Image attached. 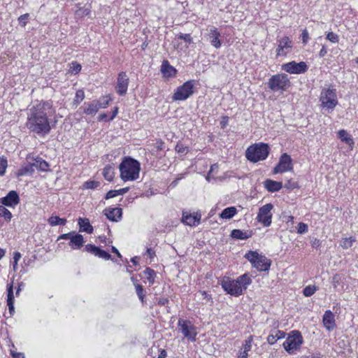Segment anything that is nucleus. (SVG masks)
Instances as JSON below:
<instances>
[{
  "instance_id": "nucleus-1",
  "label": "nucleus",
  "mask_w": 358,
  "mask_h": 358,
  "mask_svg": "<svg viewBox=\"0 0 358 358\" xmlns=\"http://www.w3.org/2000/svg\"><path fill=\"white\" fill-rule=\"evenodd\" d=\"M49 102L39 103L29 110L27 127L36 134H47L50 129L48 117L52 114Z\"/></svg>"
},
{
  "instance_id": "nucleus-2",
  "label": "nucleus",
  "mask_w": 358,
  "mask_h": 358,
  "mask_svg": "<svg viewBox=\"0 0 358 358\" xmlns=\"http://www.w3.org/2000/svg\"><path fill=\"white\" fill-rule=\"evenodd\" d=\"M252 280L250 276L245 273L239 276L236 280L229 277H224L222 280V287L229 294L234 296H238L243 294V292L250 285Z\"/></svg>"
},
{
  "instance_id": "nucleus-3",
  "label": "nucleus",
  "mask_w": 358,
  "mask_h": 358,
  "mask_svg": "<svg viewBox=\"0 0 358 358\" xmlns=\"http://www.w3.org/2000/svg\"><path fill=\"white\" fill-rule=\"evenodd\" d=\"M120 177L124 181L135 180L139 176L140 163L131 158H125L120 164Z\"/></svg>"
},
{
  "instance_id": "nucleus-4",
  "label": "nucleus",
  "mask_w": 358,
  "mask_h": 358,
  "mask_svg": "<svg viewBox=\"0 0 358 358\" xmlns=\"http://www.w3.org/2000/svg\"><path fill=\"white\" fill-rule=\"evenodd\" d=\"M269 154L268 144L260 143L250 146L245 153L247 159L252 162L264 160Z\"/></svg>"
},
{
  "instance_id": "nucleus-5",
  "label": "nucleus",
  "mask_w": 358,
  "mask_h": 358,
  "mask_svg": "<svg viewBox=\"0 0 358 358\" xmlns=\"http://www.w3.org/2000/svg\"><path fill=\"white\" fill-rule=\"evenodd\" d=\"M268 87L273 92H285L290 87L291 83L286 73H277L268 80Z\"/></svg>"
},
{
  "instance_id": "nucleus-6",
  "label": "nucleus",
  "mask_w": 358,
  "mask_h": 358,
  "mask_svg": "<svg viewBox=\"0 0 358 358\" xmlns=\"http://www.w3.org/2000/svg\"><path fill=\"white\" fill-rule=\"evenodd\" d=\"M245 257L259 271H267L270 268L271 261L256 251H249Z\"/></svg>"
},
{
  "instance_id": "nucleus-7",
  "label": "nucleus",
  "mask_w": 358,
  "mask_h": 358,
  "mask_svg": "<svg viewBox=\"0 0 358 358\" xmlns=\"http://www.w3.org/2000/svg\"><path fill=\"white\" fill-rule=\"evenodd\" d=\"M303 342L301 333L298 331H292L283 343V347L289 354L292 355L300 349Z\"/></svg>"
},
{
  "instance_id": "nucleus-8",
  "label": "nucleus",
  "mask_w": 358,
  "mask_h": 358,
  "mask_svg": "<svg viewBox=\"0 0 358 358\" xmlns=\"http://www.w3.org/2000/svg\"><path fill=\"white\" fill-rule=\"evenodd\" d=\"M194 80L185 82L182 85L178 87L172 96L173 101H185L194 93Z\"/></svg>"
},
{
  "instance_id": "nucleus-9",
  "label": "nucleus",
  "mask_w": 358,
  "mask_h": 358,
  "mask_svg": "<svg viewBox=\"0 0 358 358\" xmlns=\"http://www.w3.org/2000/svg\"><path fill=\"white\" fill-rule=\"evenodd\" d=\"M320 100L323 108L334 109L338 104L336 90L330 87L323 89L321 92Z\"/></svg>"
},
{
  "instance_id": "nucleus-10",
  "label": "nucleus",
  "mask_w": 358,
  "mask_h": 358,
  "mask_svg": "<svg viewBox=\"0 0 358 358\" xmlns=\"http://www.w3.org/2000/svg\"><path fill=\"white\" fill-rule=\"evenodd\" d=\"M273 208V206L271 203H266L259 210L257 219L258 222L263 224L264 227H269L271 224V210Z\"/></svg>"
},
{
  "instance_id": "nucleus-11",
  "label": "nucleus",
  "mask_w": 358,
  "mask_h": 358,
  "mask_svg": "<svg viewBox=\"0 0 358 358\" xmlns=\"http://www.w3.org/2000/svg\"><path fill=\"white\" fill-rule=\"evenodd\" d=\"M282 69L290 74H300L307 71L308 66L306 62H300L299 63L292 61L282 65Z\"/></svg>"
},
{
  "instance_id": "nucleus-12",
  "label": "nucleus",
  "mask_w": 358,
  "mask_h": 358,
  "mask_svg": "<svg viewBox=\"0 0 358 358\" xmlns=\"http://www.w3.org/2000/svg\"><path fill=\"white\" fill-rule=\"evenodd\" d=\"M293 42L288 36H283L278 40V47L276 48V56H286L292 52Z\"/></svg>"
},
{
  "instance_id": "nucleus-13",
  "label": "nucleus",
  "mask_w": 358,
  "mask_h": 358,
  "mask_svg": "<svg viewBox=\"0 0 358 358\" xmlns=\"http://www.w3.org/2000/svg\"><path fill=\"white\" fill-rule=\"evenodd\" d=\"M292 162L290 156L287 153H283L280 158L278 165L274 168L273 173L276 174L291 171L293 169Z\"/></svg>"
},
{
  "instance_id": "nucleus-14",
  "label": "nucleus",
  "mask_w": 358,
  "mask_h": 358,
  "mask_svg": "<svg viewBox=\"0 0 358 358\" xmlns=\"http://www.w3.org/2000/svg\"><path fill=\"white\" fill-rule=\"evenodd\" d=\"M178 324L185 337L193 341L196 340V332L189 321L180 320Z\"/></svg>"
},
{
  "instance_id": "nucleus-15",
  "label": "nucleus",
  "mask_w": 358,
  "mask_h": 358,
  "mask_svg": "<svg viewBox=\"0 0 358 358\" xmlns=\"http://www.w3.org/2000/svg\"><path fill=\"white\" fill-rule=\"evenodd\" d=\"M129 85V77L126 72L122 71L118 74L116 92L120 96H124L127 94Z\"/></svg>"
},
{
  "instance_id": "nucleus-16",
  "label": "nucleus",
  "mask_w": 358,
  "mask_h": 358,
  "mask_svg": "<svg viewBox=\"0 0 358 358\" xmlns=\"http://www.w3.org/2000/svg\"><path fill=\"white\" fill-rule=\"evenodd\" d=\"M0 202L6 206L15 207L20 202L19 195L16 191H10L8 194L0 199Z\"/></svg>"
},
{
  "instance_id": "nucleus-17",
  "label": "nucleus",
  "mask_w": 358,
  "mask_h": 358,
  "mask_svg": "<svg viewBox=\"0 0 358 358\" xmlns=\"http://www.w3.org/2000/svg\"><path fill=\"white\" fill-rule=\"evenodd\" d=\"M208 33L206 34L208 39L210 40L211 45L218 49L221 47L222 43L220 40V33L218 29L215 27H211L208 30Z\"/></svg>"
},
{
  "instance_id": "nucleus-18",
  "label": "nucleus",
  "mask_w": 358,
  "mask_h": 358,
  "mask_svg": "<svg viewBox=\"0 0 358 358\" xmlns=\"http://www.w3.org/2000/svg\"><path fill=\"white\" fill-rule=\"evenodd\" d=\"M106 217L112 222H118L122 216V210L120 208H107L103 210Z\"/></svg>"
},
{
  "instance_id": "nucleus-19",
  "label": "nucleus",
  "mask_w": 358,
  "mask_h": 358,
  "mask_svg": "<svg viewBox=\"0 0 358 358\" xmlns=\"http://www.w3.org/2000/svg\"><path fill=\"white\" fill-rule=\"evenodd\" d=\"M85 250L90 253L94 255L95 256H97L100 258L106 260L110 259L111 257L110 255L108 252L92 244H87V245H85Z\"/></svg>"
},
{
  "instance_id": "nucleus-20",
  "label": "nucleus",
  "mask_w": 358,
  "mask_h": 358,
  "mask_svg": "<svg viewBox=\"0 0 358 358\" xmlns=\"http://www.w3.org/2000/svg\"><path fill=\"white\" fill-rule=\"evenodd\" d=\"M201 215H192L187 213H183L182 222L189 226H196L200 223Z\"/></svg>"
},
{
  "instance_id": "nucleus-21",
  "label": "nucleus",
  "mask_w": 358,
  "mask_h": 358,
  "mask_svg": "<svg viewBox=\"0 0 358 358\" xmlns=\"http://www.w3.org/2000/svg\"><path fill=\"white\" fill-rule=\"evenodd\" d=\"M338 138L343 143L347 144L349 147V149L352 150L354 148V139L352 136L348 133V131L345 129H341L338 131L337 134Z\"/></svg>"
},
{
  "instance_id": "nucleus-22",
  "label": "nucleus",
  "mask_w": 358,
  "mask_h": 358,
  "mask_svg": "<svg viewBox=\"0 0 358 358\" xmlns=\"http://www.w3.org/2000/svg\"><path fill=\"white\" fill-rule=\"evenodd\" d=\"M161 71L165 77H173L176 74V69L170 65L167 60H164L161 66Z\"/></svg>"
},
{
  "instance_id": "nucleus-23",
  "label": "nucleus",
  "mask_w": 358,
  "mask_h": 358,
  "mask_svg": "<svg viewBox=\"0 0 358 358\" xmlns=\"http://www.w3.org/2000/svg\"><path fill=\"white\" fill-rule=\"evenodd\" d=\"M264 187L268 192H275L282 189V183L281 182L267 179L264 181Z\"/></svg>"
},
{
  "instance_id": "nucleus-24",
  "label": "nucleus",
  "mask_w": 358,
  "mask_h": 358,
  "mask_svg": "<svg viewBox=\"0 0 358 358\" xmlns=\"http://www.w3.org/2000/svg\"><path fill=\"white\" fill-rule=\"evenodd\" d=\"M30 164L31 167L42 171H47L49 168L48 163L41 157L34 159L32 162H30Z\"/></svg>"
},
{
  "instance_id": "nucleus-25",
  "label": "nucleus",
  "mask_w": 358,
  "mask_h": 358,
  "mask_svg": "<svg viewBox=\"0 0 358 358\" xmlns=\"http://www.w3.org/2000/svg\"><path fill=\"white\" fill-rule=\"evenodd\" d=\"M69 239H70L71 247L74 249H79L84 243L83 237L80 234L71 236V233H69Z\"/></svg>"
},
{
  "instance_id": "nucleus-26",
  "label": "nucleus",
  "mask_w": 358,
  "mask_h": 358,
  "mask_svg": "<svg viewBox=\"0 0 358 358\" xmlns=\"http://www.w3.org/2000/svg\"><path fill=\"white\" fill-rule=\"evenodd\" d=\"M285 333L282 331L277 330L270 334L267 337V342L270 345L275 344L278 340L285 338Z\"/></svg>"
},
{
  "instance_id": "nucleus-27",
  "label": "nucleus",
  "mask_w": 358,
  "mask_h": 358,
  "mask_svg": "<svg viewBox=\"0 0 358 358\" xmlns=\"http://www.w3.org/2000/svg\"><path fill=\"white\" fill-rule=\"evenodd\" d=\"M84 113L89 115H94L99 110L98 103L94 101L91 103H85Z\"/></svg>"
},
{
  "instance_id": "nucleus-28",
  "label": "nucleus",
  "mask_w": 358,
  "mask_h": 358,
  "mask_svg": "<svg viewBox=\"0 0 358 358\" xmlns=\"http://www.w3.org/2000/svg\"><path fill=\"white\" fill-rule=\"evenodd\" d=\"M78 224L80 226V230L85 231L88 234H91L93 231V227L90 223V221L87 218H79Z\"/></svg>"
},
{
  "instance_id": "nucleus-29",
  "label": "nucleus",
  "mask_w": 358,
  "mask_h": 358,
  "mask_svg": "<svg viewBox=\"0 0 358 358\" xmlns=\"http://www.w3.org/2000/svg\"><path fill=\"white\" fill-rule=\"evenodd\" d=\"M322 322L327 330H332L335 327L334 315H324Z\"/></svg>"
},
{
  "instance_id": "nucleus-30",
  "label": "nucleus",
  "mask_w": 358,
  "mask_h": 358,
  "mask_svg": "<svg viewBox=\"0 0 358 358\" xmlns=\"http://www.w3.org/2000/svg\"><path fill=\"white\" fill-rule=\"evenodd\" d=\"M8 299H7V305L8 306L9 313H12L14 312V296H13V285H8Z\"/></svg>"
},
{
  "instance_id": "nucleus-31",
  "label": "nucleus",
  "mask_w": 358,
  "mask_h": 358,
  "mask_svg": "<svg viewBox=\"0 0 358 358\" xmlns=\"http://www.w3.org/2000/svg\"><path fill=\"white\" fill-rule=\"evenodd\" d=\"M102 174L106 180L109 182L112 181L113 180L115 175L114 168L113 167L112 165H106L103 169Z\"/></svg>"
},
{
  "instance_id": "nucleus-32",
  "label": "nucleus",
  "mask_w": 358,
  "mask_h": 358,
  "mask_svg": "<svg viewBox=\"0 0 358 358\" xmlns=\"http://www.w3.org/2000/svg\"><path fill=\"white\" fill-rule=\"evenodd\" d=\"M231 236L238 240H245L250 237V234H248L247 232L241 229H234L231 231Z\"/></svg>"
},
{
  "instance_id": "nucleus-33",
  "label": "nucleus",
  "mask_w": 358,
  "mask_h": 358,
  "mask_svg": "<svg viewBox=\"0 0 358 358\" xmlns=\"http://www.w3.org/2000/svg\"><path fill=\"white\" fill-rule=\"evenodd\" d=\"M236 213L237 210L235 207H228L222 211L220 217L223 219H231L236 214Z\"/></svg>"
},
{
  "instance_id": "nucleus-34",
  "label": "nucleus",
  "mask_w": 358,
  "mask_h": 358,
  "mask_svg": "<svg viewBox=\"0 0 358 358\" xmlns=\"http://www.w3.org/2000/svg\"><path fill=\"white\" fill-rule=\"evenodd\" d=\"M354 242H355V238L350 236L349 238H343L341 241L340 245L343 249H348L352 246Z\"/></svg>"
},
{
  "instance_id": "nucleus-35",
  "label": "nucleus",
  "mask_w": 358,
  "mask_h": 358,
  "mask_svg": "<svg viewBox=\"0 0 358 358\" xmlns=\"http://www.w3.org/2000/svg\"><path fill=\"white\" fill-rule=\"evenodd\" d=\"M0 216L3 217L8 222H10L13 217L10 211L6 208L3 206H0Z\"/></svg>"
},
{
  "instance_id": "nucleus-36",
  "label": "nucleus",
  "mask_w": 358,
  "mask_h": 358,
  "mask_svg": "<svg viewBox=\"0 0 358 358\" xmlns=\"http://www.w3.org/2000/svg\"><path fill=\"white\" fill-rule=\"evenodd\" d=\"M48 222L52 226L64 225L66 224V220L57 216H52L48 219Z\"/></svg>"
},
{
  "instance_id": "nucleus-37",
  "label": "nucleus",
  "mask_w": 358,
  "mask_h": 358,
  "mask_svg": "<svg viewBox=\"0 0 358 358\" xmlns=\"http://www.w3.org/2000/svg\"><path fill=\"white\" fill-rule=\"evenodd\" d=\"M110 101H111V99L109 96H103L102 98L99 99V100L94 101L96 103H98V106H99V108H106L109 105V103Z\"/></svg>"
},
{
  "instance_id": "nucleus-38",
  "label": "nucleus",
  "mask_w": 358,
  "mask_h": 358,
  "mask_svg": "<svg viewBox=\"0 0 358 358\" xmlns=\"http://www.w3.org/2000/svg\"><path fill=\"white\" fill-rule=\"evenodd\" d=\"M81 69L82 66L79 63L76 62H73L70 64L69 73H71L76 75L80 71Z\"/></svg>"
},
{
  "instance_id": "nucleus-39",
  "label": "nucleus",
  "mask_w": 358,
  "mask_h": 358,
  "mask_svg": "<svg viewBox=\"0 0 358 358\" xmlns=\"http://www.w3.org/2000/svg\"><path fill=\"white\" fill-rule=\"evenodd\" d=\"M85 98V93L83 90H78L76 93L75 99L73 101V104L77 106Z\"/></svg>"
},
{
  "instance_id": "nucleus-40",
  "label": "nucleus",
  "mask_w": 358,
  "mask_h": 358,
  "mask_svg": "<svg viewBox=\"0 0 358 358\" xmlns=\"http://www.w3.org/2000/svg\"><path fill=\"white\" fill-rule=\"evenodd\" d=\"M144 273L147 276V279L148 280V281L151 283H153L156 275L155 272L150 268H147L144 271Z\"/></svg>"
},
{
  "instance_id": "nucleus-41",
  "label": "nucleus",
  "mask_w": 358,
  "mask_h": 358,
  "mask_svg": "<svg viewBox=\"0 0 358 358\" xmlns=\"http://www.w3.org/2000/svg\"><path fill=\"white\" fill-rule=\"evenodd\" d=\"M134 285H135L136 294H137L139 299L141 301H143V298L145 296V294H144L145 291H144L143 286L140 284H134Z\"/></svg>"
},
{
  "instance_id": "nucleus-42",
  "label": "nucleus",
  "mask_w": 358,
  "mask_h": 358,
  "mask_svg": "<svg viewBox=\"0 0 358 358\" xmlns=\"http://www.w3.org/2000/svg\"><path fill=\"white\" fill-rule=\"evenodd\" d=\"M99 185H100V182L98 181L88 180L83 184V187L85 189H95L97 187H99Z\"/></svg>"
},
{
  "instance_id": "nucleus-43",
  "label": "nucleus",
  "mask_w": 358,
  "mask_h": 358,
  "mask_svg": "<svg viewBox=\"0 0 358 358\" xmlns=\"http://www.w3.org/2000/svg\"><path fill=\"white\" fill-rule=\"evenodd\" d=\"M90 13V10L87 8H79L75 11L76 17H83Z\"/></svg>"
},
{
  "instance_id": "nucleus-44",
  "label": "nucleus",
  "mask_w": 358,
  "mask_h": 358,
  "mask_svg": "<svg viewBox=\"0 0 358 358\" xmlns=\"http://www.w3.org/2000/svg\"><path fill=\"white\" fill-rule=\"evenodd\" d=\"M315 291L316 288L315 286L308 285L303 289V293L306 296H310L315 292Z\"/></svg>"
},
{
  "instance_id": "nucleus-45",
  "label": "nucleus",
  "mask_w": 358,
  "mask_h": 358,
  "mask_svg": "<svg viewBox=\"0 0 358 358\" xmlns=\"http://www.w3.org/2000/svg\"><path fill=\"white\" fill-rule=\"evenodd\" d=\"M7 166V159L3 157H0V176L4 175Z\"/></svg>"
},
{
  "instance_id": "nucleus-46",
  "label": "nucleus",
  "mask_w": 358,
  "mask_h": 358,
  "mask_svg": "<svg viewBox=\"0 0 358 358\" xmlns=\"http://www.w3.org/2000/svg\"><path fill=\"white\" fill-rule=\"evenodd\" d=\"M327 39L331 43H336L339 41V37L336 34L331 31L327 33Z\"/></svg>"
},
{
  "instance_id": "nucleus-47",
  "label": "nucleus",
  "mask_w": 358,
  "mask_h": 358,
  "mask_svg": "<svg viewBox=\"0 0 358 358\" xmlns=\"http://www.w3.org/2000/svg\"><path fill=\"white\" fill-rule=\"evenodd\" d=\"M299 186H298L297 182H296L292 179L288 180L284 185V187L287 189H294L295 188H297Z\"/></svg>"
},
{
  "instance_id": "nucleus-48",
  "label": "nucleus",
  "mask_w": 358,
  "mask_h": 358,
  "mask_svg": "<svg viewBox=\"0 0 358 358\" xmlns=\"http://www.w3.org/2000/svg\"><path fill=\"white\" fill-rule=\"evenodd\" d=\"M253 337L252 336H250L248 339L245 340V344L243 345V350L249 352L252 348V343Z\"/></svg>"
},
{
  "instance_id": "nucleus-49",
  "label": "nucleus",
  "mask_w": 358,
  "mask_h": 358,
  "mask_svg": "<svg viewBox=\"0 0 358 358\" xmlns=\"http://www.w3.org/2000/svg\"><path fill=\"white\" fill-rule=\"evenodd\" d=\"M20 258H21V254L19 252H15L13 254V265L14 271L17 270V263H18V261L20 259Z\"/></svg>"
},
{
  "instance_id": "nucleus-50",
  "label": "nucleus",
  "mask_w": 358,
  "mask_h": 358,
  "mask_svg": "<svg viewBox=\"0 0 358 358\" xmlns=\"http://www.w3.org/2000/svg\"><path fill=\"white\" fill-rule=\"evenodd\" d=\"M176 150L178 153H181L182 155H186L188 152V148L186 146H184L182 144L178 143L176 145Z\"/></svg>"
},
{
  "instance_id": "nucleus-51",
  "label": "nucleus",
  "mask_w": 358,
  "mask_h": 358,
  "mask_svg": "<svg viewBox=\"0 0 358 358\" xmlns=\"http://www.w3.org/2000/svg\"><path fill=\"white\" fill-rule=\"evenodd\" d=\"M308 231V225L303 222H299L298 224L297 232L300 234H305Z\"/></svg>"
},
{
  "instance_id": "nucleus-52",
  "label": "nucleus",
  "mask_w": 358,
  "mask_h": 358,
  "mask_svg": "<svg viewBox=\"0 0 358 358\" xmlns=\"http://www.w3.org/2000/svg\"><path fill=\"white\" fill-rule=\"evenodd\" d=\"M178 38L183 40L188 43H191L192 42V38L191 37L190 34H189L180 33V34H178Z\"/></svg>"
},
{
  "instance_id": "nucleus-53",
  "label": "nucleus",
  "mask_w": 358,
  "mask_h": 358,
  "mask_svg": "<svg viewBox=\"0 0 358 358\" xmlns=\"http://www.w3.org/2000/svg\"><path fill=\"white\" fill-rule=\"evenodd\" d=\"M117 192H116V189H114V190H110L108 191L106 196H105V199H112V198H114L115 196H117Z\"/></svg>"
},
{
  "instance_id": "nucleus-54",
  "label": "nucleus",
  "mask_w": 358,
  "mask_h": 358,
  "mask_svg": "<svg viewBox=\"0 0 358 358\" xmlns=\"http://www.w3.org/2000/svg\"><path fill=\"white\" fill-rule=\"evenodd\" d=\"M303 43L306 44L309 38L308 32L306 29H303L301 34Z\"/></svg>"
},
{
  "instance_id": "nucleus-55",
  "label": "nucleus",
  "mask_w": 358,
  "mask_h": 358,
  "mask_svg": "<svg viewBox=\"0 0 358 358\" xmlns=\"http://www.w3.org/2000/svg\"><path fill=\"white\" fill-rule=\"evenodd\" d=\"M28 16H29L28 14H24V15H22L20 16V17L18 18V20H19L20 23H22V26H25L26 25L25 20H27Z\"/></svg>"
},
{
  "instance_id": "nucleus-56",
  "label": "nucleus",
  "mask_w": 358,
  "mask_h": 358,
  "mask_svg": "<svg viewBox=\"0 0 358 358\" xmlns=\"http://www.w3.org/2000/svg\"><path fill=\"white\" fill-rule=\"evenodd\" d=\"M129 191V187H124L120 189H116L117 195H123Z\"/></svg>"
},
{
  "instance_id": "nucleus-57",
  "label": "nucleus",
  "mask_w": 358,
  "mask_h": 358,
  "mask_svg": "<svg viewBox=\"0 0 358 358\" xmlns=\"http://www.w3.org/2000/svg\"><path fill=\"white\" fill-rule=\"evenodd\" d=\"M117 113H118V107H115L114 109L112 111V115H111V116H110V117L109 118L108 120H113L116 117Z\"/></svg>"
},
{
  "instance_id": "nucleus-58",
  "label": "nucleus",
  "mask_w": 358,
  "mask_h": 358,
  "mask_svg": "<svg viewBox=\"0 0 358 358\" xmlns=\"http://www.w3.org/2000/svg\"><path fill=\"white\" fill-rule=\"evenodd\" d=\"M327 48L324 45H323L322 49L319 52V56L320 57H323L324 56H325L327 55Z\"/></svg>"
},
{
  "instance_id": "nucleus-59",
  "label": "nucleus",
  "mask_w": 358,
  "mask_h": 358,
  "mask_svg": "<svg viewBox=\"0 0 358 358\" xmlns=\"http://www.w3.org/2000/svg\"><path fill=\"white\" fill-rule=\"evenodd\" d=\"M11 355L14 357V358H24V354L22 353V352H13V351H11Z\"/></svg>"
},
{
  "instance_id": "nucleus-60",
  "label": "nucleus",
  "mask_w": 358,
  "mask_h": 358,
  "mask_svg": "<svg viewBox=\"0 0 358 358\" xmlns=\"http://www.w3.org/2000/svg\"><path fill=\"white\" fill-rule=\"evenodd\" d=\"M24 286H25V285H24V283H23V282H20V283H19V285H18V287H17V290H16V295H17V296H18V295H19L20 292L22 289H24Z\"/></svg>"
},
{
  "instance_id": "nucleus-61",
  "label": "nucleus",
  "mask_w": 358,
  "mask_h": 358,
  "mask_svg": "<svg viewBox=\"0 0 358 358\" xmlns=\"http://www.w3.org/2000/svg\"><path fill=\"white\" fill-rule=\"evenodd\" d=\"M146 253L150 257V259H152L153 257L155 256V252L151 248H148Z\"/></svg>"
},
{
  "instance_id": "nucleus-62",
  "label": "nucleus",
  "mask_w": 358,
  "mask_h": 358,
  "mask_svg": "<svg viewBox=\"0 0 358 358\" xmlns=\"http://www.w3.org/2000/svg\"><path fill=\"white\" fill-rule=\"evenodd\" d=\"M248 352L245 350L241 351L238 358H248Z\"/></svg>"
},
{
  "instance_id": "nucleus-63",
  "label": "nucleus",
  "mask_w": 358,
  "mask_h": 358,
  "mask_svg": "<svg viewBox=\"0 0 358 358\" xmlns=\"http://www.w3.org/2000/svg\"><path fill=\"white\" fill-rule=\"evenodd\" d=\"M167 353L165 350H161L158 358H166Z\"/></svg>"
},
{
  "instance_id": "nucleus-64",
  "label": "nucleus",
  "mask_w": 358,
  "mask_h": 358,
  "mask_svg": "<svg viewBox=\"0 0 358 358\" xmlns=\"http://www.w3.org/2000/svg\"><path fill=\"white\" fill-rule=\"evenodd\" d=\"M111 250L113 253L116 254L117 255V257H122L120 253L119 252L118 250L115 247L113 246L111 248Z\"/></svg>"
}]
</instances>
